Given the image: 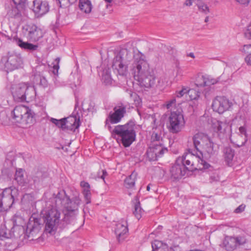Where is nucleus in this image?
<instances>
[{
	"instance_id": "de8ad7c7",
	"label": "nucleus",
	"mask_w": 251,
	"mask_h": 251,
	"mask_svg": "<svg viewBox=\"0 0 251 251\" xmlns=\"http://www.w3.org/2000/svg\"><path fill=\"white\" fill-rule=\"evenodd\" d=\"M37 79L40 80L39 84L43 87H46L48 86V81L44 76H39Z\"/></svg>"
},
{
	"instance_id": "6e6d98bb",
	"label": "nucleus",
	"mask_w": 251,
	"mask_h": 251,
	"mask_svg": "<svg viewBox=\"0 0 251 251\" xmlns=\"http://www.w3.org/2000/svg\"><path fill=\"white\" fill-rule=\"evenodd\" d=\"M6 232L4 228H0V240L5 238L6 236Z\"/></svg>"
},
{
	"instance_id": "c756f323",
	"label": "nucleus",
	"mask_w": 251,
	"mask_h": 251,
	"mask_svg": "<svg viewBox=\"0 0 251 251\" xmlns=\"http://www.w3.org/2000/svg\"><path fill=\"white\" fill-rule=\"evenodd\" d=\"M239 131L240 134L239 136L240 137L243 138V140L240 143H237V145L238 147H241L245 145V144L247 141V129L245 126H241L239 128Z\"/></svg>"
},
{
	"instance_id": "2f4dec72",
	"label": "nucleus",
	"mask_w": 251,
	"mask_h": 251,
	"mask_svg": "<svg viewBox=\"0 0 251 251\" xmlns=\"http://www.w3.org/2000/svg\"><path fill=\"white\" fill-rule=\"evenodd\" d=\"M242 51L248 54L245 57V60L247 64L251 66V45H246L243 46Z\"/></svg>"
},
{
	"instance_id": "cd10ccee",
	"label": "nucleus",
	"mask_w": 251,
	"mask_h": 251,
	"mask_svg": "<svg viewBox=\"0 0 251 251\" xmlns=\"http://www.w3.org/2000/svg\"><path fill=\"white\" fill-rule=\"evenodd\" d=\"M15 42L20 48L25 50H34L37 48V46L34 45L31 43L24 42L20 38L15 39Z\"/></svg>"
},
{
	"instance_id": "6ab92c4d",
	"label": "nucleus",
	"mask_w": 251,
	"mask_h": 251,
	"mask_svg": "<svg viewBox=\"0 0 251 251\" xmlns=\"http://www.w3.org/2000/svg\"><path fill=\"white\" fill-rule=\"evenodd\" d=\"M27 32V36L30 40L33 41H38L43 36L42 30L34 25H28L25 26Z\"/></svg>"
},
{
	"instance_id": "20e7f679",
	"label": "nucleus",
	"mask_w": 251,
	"mask_h": 251,
	"mask_svg": "<svg viewBox=\"0 0 251 251\" xmlns=\"http://www.w3.org/2000/svg\"><path fill=\"white\" fill-rule=\"evenodd\" d=\"M201 155H195L192 152L183 154L177 159V162H180L185 167V170L193 171L194 170L206 169L210 167L209 164L201 158Z\"/></svg>"
},
{
	"instance_id": "bb28decb",
	"label": "nucleus",
	"mask_w": 251,
	"mask_h": 251,
	"mask_svg": "<svg viewBox=\"0 0 251 251\" xmlns=\"http://www.w3.org/2000/svg\"><path fill=\"white\" fill-rule=\"evenodd\" d=\"M150 147L153 149L155 153L159 157H161L163 154L167 151V148L163 147L161 143H151Z\"/></svg>"
},
{
	"instance_id": "412c9836",
	"label": "nucleus",
	"mask_w": 251,
	"mask_h": 251,
	"mask_svg": "<svg viewBox=\"0 0 251 251\" xmlns=\"http://www.w3.org/2000/svg\"><path fill=\"white\" fill-rule=\"evenodd\" d=\"M186 171L184 166L181 165L180 162H177V160L170 169L171 176L174 179L181 178L185 175Z\"/></svg>"
},
{
	"instance_id": "4c0bfd02",
	"label": "nucleus",
	"mask_w": 251,
	"mask_h": 251,
	"mask_svg": "<svg viewBox=\"0 0 251 251\" xmlns=\"http://www.w3.org/2000/svg\"><path fill=\"white\" fill-rule=\"evenodd\" d=\"M187 94L189 95L191 100H197L200 96V93L194 89H189L188 88Z\"/></svg>"
},
{
	"instance_id": "423d86ee",
	"label": "nucleus",
	"mask_w": 251,
	"mask_h": 251,
	"mask_svg": "<svg viewBox=\"0 0 251 251\" xmlns=\"http://www.w3.org/2000/svg\"><path fill=\"white\" fill-rule=\"evenodd\" d=\"M57 207L55 205L48 210L44 216L45 231L51 234H54L58 227L63 228L65 226L60 219V212Z\"/></svg>"
},
{
	"instance_id": "f257e3e1",
	"label": "nucleus",
	"mask_w": 251,
	"mask_h": 251,
	"mask_svg": "<svg viewBox=\"0 0 251 251\" xmlns=\"http://www.w3.org/2000/svg\"><path fill=\"white\" fill-rule=\"evenodd\" d=\"M107 128L112 136L118 142H120L125 147H129L136 139L135 125L133 122L119 125L113 128L110 126H107Z\"/></svg>"
},
{
	"instance_id": "a211bd4d",
	"label": "nucleus",
	"mask_w": 251,
	"mask_h": 251,
	"mask_svg": "<svg viewBox=\"0 0 251 251\" xmlns=\"http://www.w3.org/2000/svg\"><path fill=\"white\" fill-rule=\"evenodd\" d=\"M33 2V10L38 16H41L49 11L50 7L47 1L34 0Z\"/></svg>"
},
{
	"instance_id": "e433bc0d",
	"label": "nucleus",
	"mask_w": 251,
	"mask_h": 251,
	"mask_svg": "<svg viewBox=\"0 0 251 251\" xmlns=\"http://www.w3.org/2000/svg\"><path fill=\"white\" fill-rule=\"evenodd\" d=\"M199 11L203 13L204 14H207L210 12L209 7L203 2H199L197 3Z\"/></svg>"
},
{
	"instance_id": "7ed1b4c3",
	"label": "nucleus",
	"mask_w": 251,
	"mask_h": 251,
	"mask_svg": "<svg viewBox=\"0 0 251 251\" xmlns=\"http://www.w3.org/2000/svg\"><path fill=\"white\" fill-rule=\"evenodd\" d=\"M193 140L196 149L202 157L209 158L216 153V147L207 135L203 133H197Z\"/></svg>"
},
{
	"instance_id": "052dcab7",
	"label": "nucleus",
	"mask_w": 251,
	"mask_h": 251,
	"mask_svg": "<svg viewBox=\"0 0 251 251\" xmlns=\"http://www.w3.org/2000/svg\"><path fill=\"white\" fill-rule=\"evenodd\" d=\"M194 0H186L184 4L187 6H190L192 5Z\"/></svg>"
},
{
	"instance_id": "c9c22d12",
	"label": "nucleus",
	"mask_w": 251,
	"mask_h": 251,
	"mask_svg": "<svg viewBox=\"0 0 251 251\" xmlns=\"http://www.w3.org/2000/svg\"><path fill=\"white\" fill-rule=\"evenodd\" d=\"M246 116H245V112L244 111L243 109H240L238 112L237 113L236 116L233 119V121L236 122V121H238V120H241L243 123L245 124L246 122Z\"/></svg>"
},
{
	"instance_id": "4be33fe9",
	"label": "nucleus",
	"mask_w": 251,
	"mask_h": 251,
	"mask_svg": "<svg viewBox=\"0 0 251 251\" xmlns=\"http://www.w3.org/2000/svg\"><path fill=\"white\" fill-rule=\"evenodd\" d=\"M65 124L63 130L67 129L71 131L75 130L79 126V120L76 117H71L67 118H64Z\"/></svg>"
},
{
	"instance_id": "603ef678",
	"label": "nucleus",
	"mask_w": 251,
	"mask_h": 251,
	"mask_svg": "<svg viewBox=\"0 0 251 251\" xmlns=\"http://www.w3.org/2000/svg\"><path fill=\"white\" fill-rule=\"evenodd\" d=\"M245 205L244 204H241L235 209L234 212L236 213H241L242 212L244 211L245 210Z\"/></svg>"
},
{
	"instance_id": "774afa93",
	"label": "nucleus",
	"mask_w": 251,
	"mask_h": 251,
	"mask_svg": "<svg viewBox=\"0 0 251 251\" xmlns=\"http://www.w3.org/2000/svg\"><path fill=\"white\" fill-rule=\"evenodd\" d=\"M151 186H152V185L151 184H149L147 187V191H150V188H151Z\"/></svg>"
},
{
	"instance_id": "09e8293b",
	"label": "nucleus",
	"mask_w": 251,
	"mask_h": 251,
	"mask_svg": "<svg viewBox=\"0 0 251 251\" xmlns=\"http://www.w3.org/2000/svg\"><path fill=\"white\" fill-rule=\"evenodd\" d=\"M28 228L31 227V230H33L35 229H38L40 227V224L38 223V220L36 219V221L34 222L33 225H31V223H29L27 225Z\"/></svg>"
},
{
	"instance_id": "aec40b11",
	"label": "nucleus",
	"mask_w": 251,
	"mask_h": 251,
	"mask_svg": "<svg viewBox=\"0 0 251 251\" xmlns=\"http://www.w3.org/2000/svg\"><path fill=\"white\" fill-rule=\"evenodd\" d=\"M153 119V126H152V133L151 137V140L152 143H161L162 140V131L163 126L158 123H156V120L152 117Z\"/></svg>"
},
{
	"instance_id": "e2e57ef3",
	"label": "nucleus",
	"mask_w": 251,
	"mask_h": 251,
	"mask_svg": "<svg viewBox=\"0 0 251 251\" xmlns=\"http://www.w3.org/2000/svg\"><path fill=\"white\" fill-rule=\"evenodd\" d=\"M107 175V173L106 172V170H102V175L100 176V177L101 179H102L103 180H104V178H105V176H106Z\"/></svg>"
},
{
	"instance_id": "c03bdc74",
	"label": "nucleus",
	"mask_w": 251,
	"mask_h": 251,
	"mask_svg": "<svg viewBox=\"0 0 251 251\" xmlns=\"http://www.w3.org/2000/svg\"><path fill=\"white\" fill-rule=\"evenodd\" d=\"M188 88L187 87H183L181 90L176 91V97L179 98L183 96L184 94L188 93Z\"/></svg>"
},
{
	"instance_id": "473e14b6",
	"label": "nucleus",
	"mask_w": 251,
	"mask_h": 251,
	"mask_svg": "<svg viewBox=\"0 0 251 251\" xmlns=\"http://www.w3.org/2000/svg\"><path fill=\"white\" fill-rule=\"evenodd\" d=\"M102 80L106 85L111 83L112 78L111 77L109 69L103 70L102 75Z\"/></svg>"
},
{
	"instance_id": "f8f14e48",
	"label": "nucleus",
	"mask_w": 251,
	"mask_h": 251,
	"mask_svg": "<svg viewBox=\"0 0 251 251\" xmlns=\"http://www.w3.org/2000/svg\"><path fill=\"white\" fill-rule=\"evenodd\" d=\"M18 195V190L15 188H5L0 194V211L9 209L14 202Z\"/></svg>"
},
{
	"instance_id": "f704fd0d",
	"label": "nucleus",
	"mask_w": 251,
	"mask_h": 251,
	"mask_svg": "<svg viewBox=\"0 0 251 251\" xmlns=\"http://www.w3.org/2000/svg\"><path fill=\"white\" fill-rule=\"evenodd\" d=\"M205 86H209L217 83L220 81V77L214 78L211 76H204Z\"/></svg>"
},
{
	"instance_id": "680f3d73",
	"label": "nucleus",
	"mask_w": 251,
	"mask_h": 251,
	"mask_svg": "<svg viewBox=\"0 0 251 251\" xmlns=\"http://www.w3.org/2000/svg\"><path fill=\"white\" fill-rule=\"evenodd\" d=\"M250 0H237L236 1L242 4H248Z\"/></svg>"
},
{
	"instance_id": "393cba45",
	"label": "nucleus",
	"mask_w": 251,
	"mask_h": 251,
	"mask_svg": "<svg viewBox=\"0 0 251 251\" xmlns=\"http://www.w3.org/2000/svg\"><path fill=\"white\" fill-rule=\"evenodd\" d=\"M234 156V151L230 147H226L224 150V157L226 162L229 166L233 165V159Z\"/></svg>"
},
{
	"instance_id": "49530a36",
	"label": "nucleus",
	"mask_w": 251,
	"mask_h": 251,
	"mask_svg": "<svg viewBox=\"0 0 251 251\" xmlns=\"http://www.w3.org/2000/svg\"><path fill=\"white\" fill-rule=\"evenodd\" d=\"M227 127L228 125L226 122L221 121L217 131L220 132H224Z\"/></svg>"
},
{
	"instance_id": "dca6fc26",
	"label": "nucleus",
	"mask_w": 251,
	"mask_h": 251,
	"mask_svg": "<svg viewBox=\"0 0 251 251\" xmlns=\"http://www.w3.org/2000/svg\"><path fill=\"white\" fill-rule=\"evenodd\" d=\"M23 64V59L20 54L12 53L8 56L5 64L6 67L10 71L17 69Z\"/></svg>"
},
{
	"instance_id": "2eb2a0df",
	"label": "nucleus",
	"mask_w": 251,
	"mask_h": 251,
	"mask_svg": "<svg viewBox=\"0 0 251 251\" xmlns=\"http://www.w3.org/2000/svg\"><path fill=\"white\" fill-rule=\"evenodd\" d=\"M245 242L246 240L243 237L226 236L223 241L221 247L227 251H233L238 245H243Z\"/></svg>"
},
{
	"instance_id": "f3484780",
	"label": "nucleus",
	"mask_w": 251,
	"mask_h": 251,
	"mask_svg": "<svg viewBox=\"0 0 251 251\" xmlns=\"http://www.w3.org/2000/svg\"><path fill=\"white\" fill-rule=\"evenodd\" d=\"M128 230L127 223L126 221H122L116 224L115 232L119 243L123 242L126 238V235Z\"/></svg>"
},
{
	"instance_id": "a18cd8bd",
	"label": "nucleus",
	"mask_w": 251,
	"mask_h": 251,
	"mask_svg": "<svg viewBox=\"0 0 251 251\" xmlns=\"http://www.w3.org/2000/svg\"><path fill=\"white\" fill-rule=\"evenodd\" d=\"M34 200V197L30 194H25L23 196L22 198V201L23 202H26V201L30 202Z\"/></svg>"
},
{
	"instance_id": "ddd939ff",
	"label": "nucleus",
	"mask_w": 251,
	"mask_h": 251,
	"mask_svg": "<svg viewBox=\"0 0 251 251\" xmlns=\"http://www.w3.org/2000/svg\"><path fill=\"white\" fill-rule=\"evenodd\" d=\"M113 112H110L108 119L105 121L107 127L108 121L112 124H117L121 122L126 112V106L123 103H118L113 108Z\"/></svg>"
},
{
	"instance_id": "a19ab883",
	"label": "nucleus",
	"mask_w": 251,
	"mask_h": 251,
	"mask_svg": "<svg viewBox=\"0 0 251 251\" xmlns=\"http://www.w3.org/2000/svg\"><path fill=\"white\" fill-rule=\"evenodd\" d=\"M204 81H205L204 76H203V75L199 76L196 79V85L198 87L205 86V84L204 83Z\"/></svg>"
},
{
	"instance_id": "6e6552de",
	"label": "nucleus",
	"mask_w": 251,
	"mask_h": 251,
	"mask_svg": "<svg viewBox=\"0 0 251 251\" xmlns=\"http://www.w3.org/2000/svg\"><path fill=\"white\" fill-rule=\"evenodd\" d=\"M11 93L14 100L17 102L29 101L34 99L35 96L34 87L24 83L13 85Z\"/></svg>"
},
{
	"instance_id": "13d9d810",
	"label": "nucleus",
	"mask_w": 251,
	"mask_h": 251,
	"mask_svg": "<svg viewBox=\"0 0 251 251\" xmlns=\"http://www.w3.org/2000/svg\"><path fill=\"white\" fill-rule=\"evenodd\" d=\"M53 68V74L54 75H57L58 69L59 68V65H58V64L54 65Z\"/></svg>"
},
{
	"instance_id": "72a5a7b5",
	"label": "nucleus",
	"mask_w": 251,
	"mask_h": 251,
	"mask_svg": "<svg viewBox=\"0 0 251 251\" xmlns=\"http://www.w3.org/2000/svg\"><path fill=\"white\" fill-rule=\"evenodd\" d=\"M7 15L11 18H17L21 16L20 10L16 6H12L7 12Z\"/></svg>"
},
{
	"instance_id": "ea45409f",
	"label": "nucleus",
	"mask_w": 251,
	"mask_h": 251,
	"mask_svg": "<svg viewBox=\"0 0 251 251\" xmlns=\"http://www.w3.org/2000/svg\"><path fill=\"white\" fill-rule=\"evenodd\" d=\"M60 7L66 6L69 4H73L76 0H57Z\"/></svg>"
},
{
	"instance_id": "7c9ffc66",
	"label": "nucleus",
	"mask_w": 251,
	"mask_h": 251,
	"mask_svg": "<svg viewBox=\"0 0 251 251\" xmlns=\"http://www.w3.org/2000/svg\"><path fill=\"white\" fill-rule=\"evenodd\" d=\"M135 179L136 174L133 173L125 179V186L127 188H133L134 186Z\"/></svg>"
},
{
	"instance_id": "c85d7f7f",
	"label": "nucleus",
	"mask_w": 251,
	"mask_h": 251,
	"mask_svg": "<svg viewBox=\"0 0 251 251\" xmlns=\"http://www.w3.org/2000/svg\"><path fill=\"white\" fill-rule=\"evenodd\" d=\"M79 7L83 12L89 13L92 10V5L90 0H79Z\"/></svg>"
},
{
	"instance_id": "79ce46f5",
	"label": "nucleus",
	"mask_w": 251,
	"mask_h": 251,
	"mask_svg": "<svg viewBox=\"0 0 251 251\" xmlns=\"http://www.w3.org/2000/svg\"><path fill=\"white\" fill-rule=\"evenodd\" d=\"M83 194L84 196L86 203L88 204L91 202V192L90 190H83Z\"/></svg>"
},
{
	"instance_id": "4d7b16f0",
	"label": "nucleus",
	"mask_w": 251,
	"mask_h": 251,
	"mask_svg": "<svg viewBox=\"0 0 251 251\" xmlns=\"http://www.w3.org/2000/svg\"><path fill=\"white\" fill-rule=\"evenodd\" d=\"M15 5H22L24 4L26 0H13Z\"/></svg>"
},
{
	"instance_id": "39448f33",
	"label": "nucleus",
	"mask_w": 251,
	"mask_h": 251,
	"mask_svg": "<svg viewBox=\"0 0 251 251\" xmlns=\"http://www.w3.org/2000/svg\"><path fill=\"white\" fill-rule=\"evenodd\" d=\"M151 69L146 59V57L138 51L133 55V62L129 66V71L134 79L136 80L150 72Z\"/></svg>"
},
{
	"instance_id": "338daca9",
	"label": "nucleus",
	"mask_w": 251,
	"mask_h": 251,
	"mask_svg": "<svg viewBox=\"0 0 251 251\" xmlns=\"http://www.w3.org/2000/svg\"><path fill=\"white\" fill-rule=\"evenodd\" d=\"M55 61L56 62V64L59 65V63L60 61V58H59V57L56 58L55 59Z\"/></svg>"
},
{
	"instance_id": "0eeeda50",
	"label": "nucleus",
	"mask_w": 251,
	"mask_h": 251,
	"mask_svg": "<svg viewBox=\"0 0 251 251\" xmlns=\"http://www.w3.org/2000/svg\"><path fill=\"white\" fill-rule=\"evenodd\" d=\"M133 58L132 53L127 49H121L113 59V69L120 75H126L128 63Z\"/></svg>"
},
{
	"instance_id": "5fc2aeb1",
	"label": "nucleus",
	"mask_w": 251,
	"mask_h": 251,
	"mask_svg": "<svg viewBox=\"0 0 251 251\" xmlns=\"http://www.w3.org/2000/svg\"><path fill=\"white\" fill-rule=\"evenodd\" d=\"M80 186L83 188V190H90V185L87 182L81 181Z\"/></svg>"
},
{
	"instance_id": "4468645a",
	"label": "nucleus",
	"mask_w": 251,
	"mask_h": 251,
	"mask_svg": "<svg viewBox=\"0 0 251 251\" xmlns=\"http://www.w3.org/2000/svg\"><path fill=\"white\" fill-rule=\"evenodd\" d=\"M232 106V103L225 97L218 96L214 99L212 102L213 110L220 114L229 110Z\"/></svg>"
},
{
	"instance_id": "a878e982",
	"label": "nucleus",
	"mask_w": 251,
	"mask_h": 251,
	"mask_svg": "<svg viewBox=\"0 0 251 251\" xmlns=\"http://www.w3.org/2000/svg\"><path fill=\"white\" fill-rule=\"evenodd\" d=\"M81 107L83 111L94 112L96 110L95 103L89 99L84 100Z\"/></svg>"
},
{
	"instance_id": "b1692460",
	"label": "nucleus",
	"mask_w": 251,
	"mask_h": 251,
	"mask_svg": "<svg viewBox=\"0 0 251 251\" xmlns=\"http://www.w3.org/2000/svg\"><path fill=\"white\" fill-rule=\"evenodd\" d=\"M132 202L134 205V210L133 211V214L138 220H139L142 217V215L144 211L141 207L138 197L136 196L134 198Z\"/></svg>"
},
{
	"instance_id": "9b49d317",
	"label": "nucleus",
	"mask_w": 251,
	"mask_h": 251,
	"mask_svg": "<svg viewBox=\"0 0 251 251\" xmlns=\"http://www.w3.org/2000/svg\"><path fill=\"white\" fill-rule=\"evenodd\" d=\"M136 81L139 85L145 89L155 88L161 87L164 84L163 79L156 78L152 70Z\"/></svg>"
},
{
	"instance_id": "f03ea898",
	"label": "nucleus",
	"mask_w": 251,
	"mask_h": 251,
	"mask_svg": "<svg viewBox=\"0 0 251 251\" xmlns=\"http://www.w3.org/2000/svg\"><path fill=\"white\" fill-rule=\"evenodd\" d=\"M167 108L171 111L169 117L168 128L172 133L180 132L185 126V122L182 114V110L179 104L176 106V100L173 98L168 101Z\"/></svg>"
},
{
	"instance_id": "864d4df0",
	"label": "nucleus",
	"mask_w": 251,
	"mask_h": 251,
	"mask_svg": "<svg viewBox=\"0 0 251 251\" xmlns=\"http://www.w3.org/2000/svg\"><path fill=\"white\" fill-rule=\"evenodd\" d=\"M65 124V122H64V118L59 120L58 123H57V124L56 126H57L58 127L62 128V129H64V125Z\"/></svg>"
},
{
	"instance_id": "9d476101",
	"label": "nucleus",
	"mask_w": 251,
	"mask_h": 251,
	"mask_svg": "<svg viewBox=\"0 0 251 251\" xmlns=\"http://www.w3.org/2000/svg\"><path fill=\"white\" fill-rule=\"evenodd\" d=\"M12 118L17 122L32 124L34 122V112L28 107L23 105L16 106L12 112Z\"/></svg>"
},
{
	"instance_id": "1a4fd4ad",
	"label": "nucleus",
	"mask_w": 251,
	"mask_h": 251,
	"mask_svg": "<svg viewBox=\"0 0 251 251\" xmlns=\"http://www.w3.org/2000/svg\"><path fill=\"white\" fill-rule=\"evenodd\" d=\"M54 201L56 207L59 208L63 206L69 214L77 211L80 204L79 198L75 197L73 201H71L64 190L57 193L54 197Z\"/></svg>"
},
{
	"instance_id": "bf43d9fd",
	"label": "nucleus",
	"mask_w": 251,
	"mask_h": 251,
	"mask_svg": "<svg viewBox=\"0 0 251 251\" xmlns=\"http://www.w3.org/2000/svg\"><path fill=\"white\" fill-rule=\"evenodd\" d=\"M39 176H40V175H39L37 176H34L33 178V180L34 181V183L35 184H38V183L40 181L41 179L39 178Z\"/></svg>"
},
{
	"instance_id": "69168bd1",
	"label": "nucleus",
	"mask_w": 251,
	"mask_h": 251,
	"mask_svg": "<svg viewBox=\"0 0 251 251\" xmlns=\"http://www.w3.org/2000/svg\"><path fill=\"white\" fill-rule=\"evenodd\" d=\"M188 55L190 57L193 58H195L194 54L193 52H190Z\"/></svg>"
},
{
	"instance_id": "5701e85b",
	"label": "nucleus",
	"mask_w": 251,
	"mask_h": 251,
	"mask_svg": "<svg viewBox=\"0 0 251 251\" xmlns=\"http://www.w3.org/2000/svg\"><path fill=\"white\" fill-rule=\"evenodd\" d=\"M14 179L18 185L22 186H25L27 183V179L25 176V171L22 169L16 170Z\"/></svg>"
},
{
	"instance_id": "58836bf2",
	"label": "nucleus",
	"mask_w": 251,
	"mask_h": 251,
	"mask_svg": "<svg viewBox=\"0 0 251 251\" xmlns=\"http://www.w3.org/2000/svg\"><path fill=\"white\" fill-rule=\"evenodd\" d=\"M147 154L149 159L151 161L156 160L159 157L150 147L147 150Z\"/></svg>"
},
{
	"instance_id": "3c124183",
	"label": "nucleus",
	"mask_w": 251,
	"mask_h": 251,
	"mask_svg": "<svg viewBox=\"0 0 251 251\" xmlns=\"http://www.w3.org/2000/svg\"><path fill=\"white\" fill-rule=\"evenodd\" d=\"M221 121H218L216 119H213L212 120V126L213 129L217 131L218 128L219 127V125L220 124Z\"/></svg>"
},
{
	"instance_id": "8fccbe9b",
	"label": "nucleus",
	"mask_w": 251,
	"mask_h": 251,
	"mask_svg": "<svg viewBox=\"0 0 251 251\" xmlns=\"http://www.w3.org/2000/svg\"><path fill=\"white\" fill-rule=\"evenodd\" d=\"M245 35L248 38L251 39V23L247 25Z\"/></svg>"
},
{
	"instance_id": "37998d69",
	"label": "nucleus",
	"mask_w": 251,
	"mask_h": 251,
	"mask_svg": "<svg viewBox=\"0 0 251 251\" xmlns=\"http://www.w3.org/2000/svg\"><path fill=\"white\" fill-rule=\"evenodd\" d=\"M162 243L158 240H154L151 243L152 251L157 250L159 251V249L162 246Z\"/></svg>"
},
{
	"instance_id": "0e129e2a",
	"label": "nucleus",
	"mask_w": 251,
	"mask_h": 251,
	"mask_svg": "<svg viewBox=\"0 0 251 251\" xmlns=\"http://www.w3.org/2000/svg\"><path fill=\"white\" fill-rule=\"evenodd\" d=\"M58 121L59 120H57L56 119H54V118H51L50 119V121L54 124H55L56 126L57 125V123H58Z\"/></svg>"
}]
</instances>
